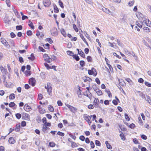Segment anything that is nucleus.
<instances>
[{
    "label": "nucleus",
    "instance_id": "nucleus-11",
    "mask_svg": "<svg viewBox=\"0 0 151 151\" xmlns=\"http://www.w3.org/2000/svg\"><path fill=\"white\" fill-rule=\"evenodd\" d=\"M77 50L78 51V54L81 57H82L84 58L85 57V54L84 53H83V52L81 50H79V49H77Z\"/></svg>",
    "mask_w": 151,
    "mask_h": 151
},
{
    "label": "nucleus",
    "instance_id": "nucleus-3",
    "mask_svg": "<svg viewBox=\"0 0 151 151\" xmlns=\"http://www.w3.org/2000/svg\"><path fill=\"white\" fill-rule=\"evenodd\" d=\"M29 83L30 85H31L32 86H35L36 81L35 78H30L29 80Z\"/></svg>",
    "mask_w": 151,
    "mask_h": 151
},
{
    "label": "nucleus",
    "instance_id": "nucleus-4",
    "mask_svg": "<svg viewBox=\"0 0 151 151\" xmlns=\"http://www.w3.org/2000/svg\"><path fill=\"white\" fill-rule=\"evenodd\" d=\"M142 24H145L146 25L149 27H151V22L148 19H145L142 21Z\"/></svg>",
    "mask_w": 151,
    "mask_h": 151
},
{
    "label": "nucleus",
    "instance_id": "nucleus-31",
    "mask_svg": "<svg viewBox=\"0 0 151 151\" xmlns=\"http://www.w3.org/2000/svg\"><path fill=\"white\" fill-rule=\"evenodd\" d=\"M92 81V79L88 77H87L84 80V82H86L87 81H88L89 82H91Z\"/></svg>",
    "mask_w": 151,
    "mask_h": 151
},
{
    "label": "nucleus",
    "instance_id": "nucleus-5",
    "mask_svg": "<svg viewBox=\"0 0 151 151\" xmlns=\"http://www.w3.org/2000/svg\"><path fill=\"white\" fill-rule=\"evenodd\" d=\"M102 10L104 12L112 16H114L113 13L109 9L103 7V8H102Z\"/></svg>",
    "mask_w": 151,
    "mask_h": 151
},
{
    "label": "nucleus",
    "instance_id": "nucleus-60",
    "mask_svg": "<svg viewBox=\"0 0 151 151\" xmlns=\"http://www.w3.org/2000/svg\"><path fill=\"white\" fill-rule=\"evenodd\" d=\"M80 139L82 141H84L85 140V138L83 136H81L79 137Z\"/></svg>",
    "mask_w": 151,
    "mask_h": 151
},
{
    "label": "nucleus",
    "instance_id": "nucleus-49",
    "mask_svg": "<svg viewBox=\"0 0 151 151\" xmlns=\"http://www.w3.org/2000/svg\"><path fill=\"white\" fill-rule=\"evenodd\" d=\"M133 142L135 144H138L139 143V142H138V140L134 138L133 139Z\"/></svg>",
    "mask_w": 151,
    "mask_h": 151
},
{
    "label": "nucleus",
    "instance_id": "nucleus-39",
    "mask_svg": "<svg viewBox=\"0 0 151 151\" xmlns=\"http://www.w3.org/2000/svg\"><path fill=\"white\" fill-rule=\"evenodd\" d=\"M95 144L96 145L100 146L101 145V144L99 140H96L95 141Z\"/></svg>",
    "mask_w": 151,
    "mask_h": 151
},
{
    "label": "nucleus",
    "instance_id": "nucleus-59",
    "mask_svg": "<svg viewBox=\"0 0 151 151\" xmlns=\"http://www.w3.org/2000/svg\"><path fill=\"white\" fill-rule=\"evenodd\" d=\"M88 74L89 75H93V72H92V69H91V70H88Z\"/></svg>",
    "mask_w": 151,
    "mask_h": 151
},
{
    "label": "nucleus",
    "instance_id": "nucleus-12",
    "mask_svg": "<svg viewBox=\"0 0 151 151\" xmlns=\"http://www.w3.org/2000/svg\"><path fill=\"white\" fill-rule=\"evenodd\" d=\"M0 68L1 72L2 73H4V75H6L7 74V72L6 69L4 68L2 66L0 67Z\"/></svg>",
    "mask_w": 151,
    "mask_h": 151
},
{
    "label": "nucleus",
    "instance_id": "nucleus-62",
    "mask_svg": "<svg viewBox=\"0 0 151 151\" xmlns=\"http://www.w3.org/2000/svg\"><path fill=\"white\" fill-rule=\"evenodd\" d=\"M95 81L99 85L100 84V81L98 78H96L95 79Z\"/></svg>",
    "mask_w": 151,
    "mask_h": 151
},
{
    "label": "nucleus",
    "instance_id": "nucleus-28",
    "mask_svg": "<svg viewBox=\"0 0 151 151\" xmlns=\"http://www.w3.org/2000/svg\"><path fill=\"white\" fill-rule=\"evenodd\" d=\"M48 110H49L51 112H53L54 111V108H53V107L51 105H49L48 107Z\"/></svg>",
    "mask_w": 151,
    "mask_h": 151
},
{
    "label": "nucleus",
    "instance_id": "nucleus-58",
    "mask_svg": "<svg viewBox=\"0 0 151 151\" xmlns=\"http://www.w3.org/2000/svg\"><path fill=\"white\" fill-rule=\"evenodd\" d=\"M19 62L21 63H22L24 62V60L23 58L22 57H20L19 58Z\"/></svg>",
    "mask_w": 151,
    "mask_h": 151
},
{
    "label": "nucleus",
    "instance_id": "nucleus-57",
    "mask_svg": "<svg viewBox=\"0 0 151 151\" xmlns=\"http://www.w3.org/2000/svg\"><path fill=\"white\" fill-rule=\"evenodd\" d=\"M116 41L117 42L118 45L119 46L122 47V44L121 43L120 41L119 40H117Z\"/></svg>",
    "mask_w": 151,
    "mask_h": 151
},
{
    "label": "nucleus",
    "instance_id": "nucleus-1",
    "mask_svg": "<svg viewBox=\"0 0 151 151\" xmlns=\"http://www.w3.org/2000/svg\"><path fill=\"white\" fill-rule=\"evenodd\" d=\"M67 53L68 55L73 57V58L76 61H78L80 59L79 57L76 54L74 55L72 51H67Z\"/></svg>",
    "mask_w": 151,
    "mask_h": 151
},
{
    "label": "nucleus",
    "instance_id": "nucleus-54",
    "mask_svg": "<svg viewBox=\"0 0 151 151\" xmlns=\"http://www.w3.org/2000/svg\"><path fill=\"white\" fill-rule=\"evenodd\" d=\"M32 33V32L30 30L28 31L27 32V35L29 36L31 35Z\"/></svg>",
    "mask_w": 151,
    "mask_h": 151
},
{
    "label": "nucleus",
    "instance_id": "nucleus-7",
    "mask_svg": "<svg viewBox=\"0 0 151 151\" xmlns=\"http://www.w3.org/2000/svg\"><path fill=\"white\" fill-rule=\"evenodd\" d=\"M65 105L69 109L70 111L71 112H74L77 109L76 108L68 104H65Z\"/></svg>",
    "mask_w": 151,
    "mask_h": 151
},
{
    "label": "nucleus",
    "instance_id": "nucleus-44",
    "mask_svg": "<svg viewBox=\"0 0 151 151\" xmlns=\"http://www.w3.org/2000/svg\"><path fill=\"white\" fill-rule=\"evenodd\" d=\"M47 127H46V126H44L42 128V130L43 132H45L47 130Z\"/></svg>",
    "mask_w": 151,
    "mask_h": 151
},
{
    "label": "nucleus",
    "instance_id": "nucleus-53",
    "mask_svg": "<svg viewBox=\"0 0 151 151\" xmlns=\"http://www.w3.org/2000/svg\"><path fill=\"white\" fill-rule=\"evenodd\" d=\"M90 145H91V148H94L95 145H94V143L93 142V141H91V142H90Z\"/></svg>",
    "mask_w": 151,
    "mask_h": 151
},
{
    "label": "nucleus",
    "instance_id": "nucleus-18",
    "mask_svg": "<svg viewBox=\"0 0 151 151\" xmlns=\"http://www.w3.org/2000/svg\"><path fill=\"white\" fill-rule=\"evenodd\" d=\"M20 128V125L19 124H17L16 125V127L15 128V131L16 132L19 131Z\"/></svg>",
    "mask_w": 151,
    "mask_h": 151
},
{
    "label": "nucleus",
    "instance_id": "nucleus-41",
    "mask_svg": "<svg viewBox=\"0 0 151 151\" xmlns=\"http://www.w3.org/2000/svg\"><path fill=\"white\" fill-rule=\"evenodd\" d=\"M57 134L61 136H64L65 134L64 133L61 132L60 131H58L57 133Z\"/></svg>",
    "mask_w": 151,
    "mask_h": 151
},
{
    "label": "nucleus",
    "instance_id": "nucleus-10",
    "mask_svg": "<svg viewBox=\"0 0 151 151\" xmlns=\"http://www.w3.org/2000/svg\"><path fill=\"white\" fill-rule=\"evenodd\" d=\"M47 92L49 94H50L52 92V88L50 86V83H47Z\"/></svg>",
    "mask_w": 151,
    "mask_h": 151
},
{
    "label": "nucleus",
    "instance_id": "nucleus-15",
    "mask_svg": "<svg viewBox=\"0 0 151 151\" xmlns=\"http://www.w3.org/2000/svg\"><path fill=\"white\" fill-rule=\"evenodd\" d=\"M145 99L151 105V99L149 96L147 95L146 96V98H145Z\"/></svg>",
    "mask_w": 151,
    "mask_h": 151
},
{
    "label": "nucleus",
    "instance_id": "nucleus-46",
    "mask_svg": "<svg viewBox=\"0 0 151 151\" xmlns=\"http://www.w3.org/2000/svg\"><path fill=\"white\" fill-rule=\"evenodd\" d=\"M134 2V0H133L132 1H130L128 4L129 6H132Z\"/></svg>",
    "mask_w": 151,
    "mask_h": 151
},
{
    "label": "nucleus",
    "instance_id": "nucleus-35",
    "mask_svg": "<svg viewBox=\"0 0 151 151\" xmlns=\"http://www.w3.org/2000/svg\"><path fill=\"white\" fill-rule=\"evenodd\" d=\"M29 22L30 23L29 24V26L32 29H34V27L33 25V23L32 22H30V21Z\"/></svg>",
    "mask_w": 151,
    "mask_h": 151
},
{
    "label": "nucleus",
    "instance_id": "nucleus-37",
    "mask_svg": "<svg viewBox=\"0 0 151 151\" xmlns=\"http://www.w3.org/2000/svg\"><path fill=\"white\" fill-rule=\"evenodd\" d=\"M136 25L140 28H142V24H140L138 22H136Z\"/></svg>",
    "mask_w": 151,
    "mask_h": 151
},
{
    "label": "nucleus",
    "instance_id": "nucleus-33",
    "mask_svg": "<svg viewBox=\"0 0 151 151\" xmlns=\"http://www.w3.org/2000/svg\"><path fill=\"white\" fill-rule=\"evenodd\" d=\"M73 28L75 31L76 32H77L78 31V29L76 25L75 24H73Z\"/></svg>",
    "mask_w": 151,
    "mask_h": 151
},
{
    "label": "nucleus",
    "instance_id": "nucleus-26",
    "mask_svg": "<svg viewBox=\"0 0 151 151\" xmlns=\"http://www.w3.org/2000/svg\"><path fill=\"white\" fill-rule=\"evenodd\" d=\"M14 12L16 16H17V17L19 18L20 17V15L16 9H14Z\"/></svg>",
    "mask_w": 151,
    "mask_h": 151
},
{
    "label": "nucleus",
    "instance_id": "nucleus-24",
    "mask_svg": "<svg viewBox=\"0 0 151 151\" xmlns=\"http://www.w3.org/2000/svg\"><path fill=\"white\" fill-rule=\"evenodd\" d=\"M143 29L144 31H145V32L148 33L150 32V30L149 28L147 27H145L143 28Z\"/></svg>",
    "mask_w": 151,
    "mask_h": 151
},
{
    "label": "nucleus",
    "instance_id": "nucleus-32",
    "mask_svg": "<svg viewBox=\"0 0 151 151\" xmlns=\"http://www.w3.org/2000/svg\"><path fill=\"white\" fill-rule=\"evenodd\" d=\"M87 60L88 62H91L92 61V58L91 56H88L87 57Z\"/></svg>",
    "mask_w": 151,
    "mask_h": 151
},
{
    "label": "nucleus",
    "instance_id": "nucleus-64",
    "mask_svg": "<svg viewBox=\"0 0 151 151\" xmlns=\"http://www.w3.org/2000/svg\"><path fill=\"white\" fill-rule=\"evenodd\" d=\"M69 136L71 137L72 138L74 139V140L76 139V137L75 136L73 135L72 134H69Z\"/></svg>",
    "mask_w": 151,
    "mask_h": 151
},
{
    "label": "nucleus",
    "instance_id": "nucleus-29",
    "mask_svg": "<svg viewBox=\"0 0 151 151\" xmlns=\"http://www.w3.org/2000/svg\"><path fill=\"white\" fill-rule=\"evenodd\" d=\"M80 36L82 38V40L83 41L86 43L87 45H88V44L87 43V42H86V40H85V39L84 37L83 36V35L82 34H80Z\"/></svg>",
    "mask_w": 151,
    "mask_h": 151
},
{
    "label": "nucleus",
    "instance_id": "nucleus-17",
    "mask_svg": "<svg viewBox=\"0 0 151 151\" xmlns=\"http://www.w3.org/2000/svg\"><path fill=\"white\" fill-rule=\"evenodd\" d=\"M61 32L65 37L67 36V34L65 30L63 29H61L60 30Z\"/></svg>",
    "mask_w": 151,
    "mask_h": 151
},
{
    "label": "nucleus",
    "instance_id": "nucleus-34",
    "mask_svg": "<svg viewBox=\"0 0 151 151\" xmlns=\"http://www.w3.org/2000/svg\"><path fill=\"white\" fill-rule=\"evenodd\" d=\"M58 3L60 6L62 8H63V4L61 0H59L58 1Z\"/></svg>",
    "mask_w": 151,
    "mask_h": 151
},
{
    "label": "nucleus",
    "instance_id": "nucleus-56",
    "mask_svg": "<svg viewBox=\"0 0 151 151\" xmlns=\"http://www.w3.org/2000/svg\"><path fill=\"white\" fill-rule=\"evenodd\" d=\"M43 98V96L42 94H40L38 95V98L40 100H41Z\"/></svg>",
    "mask_w": 151,
    "mask_h": 151
},
{
    "label": "nucleus",
    "instance_id": "nucleus-63",
    "mask_svg": "<svg viewBox=\"0 0 151 151\" xmlns=\"http://www.w3.org/2000/svg\"><path fill=\"white\" fill-rule=\"evenodd\" d=\"M44 64V65H45V66L47 68V69H48L51 68L49 66L48 64H47V63H45Z\"/></svg>",
    "mask_w": 151,
    "mask_h": 151
},
{
    "label": "nucleus",
    "instance_id": "nucleus-9",
    "mask_svg": "<svg viewBox=\"0 0 151 151\" xmlns=\"http://www.w3.org/2000/svg\"><path fill=\"white\" fill-rule=\"evenodd\" d=\"M24 109L26 111L28 112L29 111L32 110V108L31 107L29 106L27 104H26L24 106Z\"/></svg>",
    "mask_w": 151,
    "mask_h": 151
},
{
    "label": "nucleus",
    "instance_id": "nucleus-2",
    "mask_svg": "<svg viewBox=\"0 0 151 151\" xmlns=\"http://www.w3.org/2000/svg\"><path fill=\"white\" fill-rule=\"evenodd\" d=\"M83 118L88 123L89 125L91 123V122L90 121V120L91 119V116L87 114H84V115Z\"/></svg>",
    "mask_w": 151,
    "mask_h": 151
},
{
    "label": "nucleus",
    "instance_id": "nucleus-50",
    "mask_svg": "<svg viewBox=\"0 0 151 151\" xmlns=\"http://www.w3.org/2000/svg\"><path fill=\"white\" fill-rule=\"evenodd\" d=\"M16 29L17 30H20L22 29V26L21 25L17 26L16 27Z\"/></svg>",
    "mask_w": 151,
    "mask_h": 151
},
{
    "label": "nucleus",
    "instance_id": "nucleus-40",
    "mask_svg": "<svg viewBox=\"0 0 151 151\" xmlns=\"http://www.w3.org/2000/svg\"><path fill=\"white\" fill-rule=\"evenodd\" d=\"M16 105L14 102H11L9 104V106L11 107H12Z\"/></svg>",
    "mask_w": 151,
    "mask_h": 151
},
{
    "label": "nucleus",
    "instance_id": "nucleus-22",
    "mask_svg": "<svg viewBox=\"0 0 151 151\" xmlns=\"http://www.w3.org/2000/svg\"><path fill=\"white\" fill-rule=\"evenodd\" d=\"M96 92L99 96H101L102 94V91L99 89H97Z\"/></svg>",
    "mask_w": 151,
    "mask_h": 151
},
{
    "label": "nucleus",
    "instance_id": "nucleus-20",
    "mask_svg": "<svg viewBox=\"0 0 151 151\" xmlns=\"http://www.w3.org/2000/svg\"><path fill=\"white\" fill-rule=\"evenodd\" d=\"M105 143L107 147L109 149H111L112 148V147L111 145L108 142V141H106L105 142Z\"/></svg>",
    "mask_w": 151,
    "mask_h": 151
},
{
    "label": "nucleus",
    "instance_id": "nucleus-23",
    "mask_svg": "<svg viewBox=\"0 0 151 151\" xmlns=\"http://www.w3.org/2000/svg\"><path fill=\"white\" fill-rule=\"evenodd\" d=\"M15 95L13 93L11 94L9 96V99H15Z\"/></svg>",
    "mask_w": 151,
    "mask_h": 151
},
{
    "label": "nucleus",
    "instance_id": "nucleus-45",
    "mask_svg": "<svg viewBox=\"0 0 151 151\" xmlns=\"http://www.w3.org/2000/svg\"><path fill=\"white\" fill-rule=\"evenodd\" d=\"M43 57L45 59V60L46 61L47 59H48V58H49L50 57L48 56L47 54H45L43 55Z\"/></svg>",
    "mask_w": 151,
    "mask_h": 151
},
{
    "label": "nucleus",
    "instance_id": "nucleus-19",
    "mask_svg": "<svg viewBox=\"0 0 151 151\" xmlns=\"http://www.w3.org/2000/svg\"><path fill=\"white\" fill-rule=\"evenodd\" d=\"M24 115L23 117L25 119L28 120L29 119V116L28 114L25 113L24 114Z\"/></svg>",
    "mask_w": 151,
    "mask_h": 151
},
{
    "label": "nucleus",
    "instance_id": "nucleus-38",
    "mask_svg": "<svg viewBox=\"0 0 151 151\" xmlns=\"http://www.w3.org/2000/svg\"><path fill=\"white\" fill-rule=\"evenodd\" d=\"M15 116L16 118L18 119H20L21 117V114L19 113H17L16 114Z\"/></svg>",
    "mask_w": 151,
    "mask_h": 151
},
{
    "label": "nucleus",
    "instance_id": "nucleus-47",
    "mask_svg": "<svg viewBox=\"0 0 151 151\" xmlns=\"http://www.w3.org/2000/svg\"><path fill=\"white\" fill-rule=\"evenodd\" d=\"M145 84L149 87H151V84L147 81H145Z\"/></svg>",
    "mask_w": 151,
    "mask_h": 151
},
{
    "label": "nucleus",
    "instance_id": "nucleus-52",
    "mask_svg": "<svg viewBox=\"0 0 151 151\" xmlns=\"http://www.w3.org/2000/svg\"><path fill=\"white\" fill-rule=\"evenodd\" d=\"M125 117V119L127 121H129L130 120V118L129 117L128 114H124Z\"/></svg>",
    "mask_w": 151,
    "mask_h": 151
},
{
    "label": "nucleus",
    "instance_id": "nucleus-13",
    "mask_svg": "<svg viewBox=\"0 0 151 151\" xmlns=\"http://www.w3.org/2000/svg\"><path fill=\"white\" fill-rule=\"evenodd\" d=\"M9 142L11 144H14L15 143V141L13 137H10L9 139Z\"/></svg>",
    "mask_w": 151,
    "mask_h": 151
},
{
    "label": "nucleus",
    "instance_id": "nucleus-16",
    "mask_svg": "<svg viewBox=\"0 0 151 151\" xmlns=\"http://www.w3.org/2000/svg\"><path fill=\"white\" fill-rule=\"evenodd\" d=\"M54 7V12L56 13H57L59 12V10L57 6L55 4H53Z\"/></svg>",
    "mask_w": 151,
    "mask_h": 151
},
{
    "label": "nucleus",
    "instance_id": "nucleus-14",
    "mask_svg": "<svg viewBox=\"0 0 151 151\" xmlns=\"http://www.w3.org/2000/svg\"><path fill=\"white\" fill-rule=\"evenodd\" d=\"M1 42L5 46H8V43L5 39H1Z\"/></svg>",
    "mask_w": 151,
    "mask_h": 151
},
{
    "label": "nucleus",
    "instance_id": "nucleus-43",
    "mask_svg": "<svg viewBox=\"0 0 151 151\" xmlns=\"http://www.w3.org/2000/svg\"><path fill=\"white\" fill-rule=\"evenodd\" d=\"M46 41L50 43H52V40L50 38H47L45 39Z\"/></svg>",
    "mask_w": 151,
    "mask_h": 151
},
{
    "label": "nucleus",
    "instance_id": "nucleus-51",
    "mask_svg": "<svg viewBox=\"0 0 151 151\" xmlns=\"http://www.w3.org/2000/svg\"><path fill=\"white\" fill-rule=\"evenodd\" d=\"M49 145L51 147H53L55 146V144L54 142H52L50 143Z\"/></svg>",
    "mask_w": 151,
    "mask_h": 151
},
{
    "label": "nucleus",
    "instance_id": "nucleus-36",
    "mask_svg": "<svg viewBox=\"0 0 151 151\" xmlns=\"http://www.w3.org/2000/svg\"><path fill=\"white\" fill-rule=\"evenodd\" d=\"M120 136L121 137V139L123 140H124L125 139V138L124 137V135L122 133L120 134Z\"/></svg>",
    "mask_w": 151,
    "mask_h": 151
},
{
    "label": "nucleus",
    "instance_id": "nucleus-6",
    "mask_svg": "<svg viewBox=\"0 0 151 151\" xmlns=\"http://www.w3.org/2000/svg\"><path fill=\"white\" fill-rule=\"evenodd\" d=\"M43 2L44 6L45 7L49 6L51 3L50 0H44Z\"/></svg>",
    "mask_w": 151,
    "mask_h": 151
},
{
    "label": "nucleus",
    "instance_id": "nucleus-61",
    "mask_svg": "<svg viewBox=\"0 0 151 151\" xmlns=\"http://www.w3.org/2000/svg\"><path fill=\"white\" fill-rule=\"evenodd\" d=\"M135 127V125L133 123L131 124L129 126V127L131 129H133Z\"/></svg>",
    "mask_w": 151,
    "mask_h": 151
},
{
    "label": "nucleus",
    "instance_id": "nucleus-48",
    "mask_svg": "<svg viewBox=\"0 0 151 151\" xmlns=\"http://www.w3.org/2000/svg\"><path fill=\"white\" fill-rule=\"evenodd\" d=\"M121 22L122 23V22H125V20H126V17L124 15L123 17L122 18V19H121Z\"/></svg>",
    "mask_w": 151,
    "mask_h": 151
},
{
    "label": "nucleus",
    "instance_id": "nucleus-42",
    "mask_svg": "<svg viewBox=\"0 0 151 151\" xmlns=\"http://www.w3.org/2000/svg\"><path fill=\"white\" fill-rule=\"evenodd\" d=\"M80 64L81 67H83L85 65V62L83 60H81L80 61Z\"/></svg>",
    "mask_w": 151,
    "mask_h": 151
},
{
    "label": "nucleus",
    "instance_id": "nucleus-8",
    "mask_svg": "<svg viewBox=\"0 0 151 151\" xmlns=\"http://www.w3.org/2000/svg\"><path fill=\"white\" fill-rule=\"evenodd\" d=\"M84 95L89 98L90 99V100H91L92 95L91 93L89 91H86L84 93Z\"/></svg>",
    "mask_w": 151,
    "mask_h": 151
},
{
    "label": "nucleus",
    "instance_id": "nucleus-27",
    "mask_svg": "<svg viewBox=\"0 0 151 151\" xmlns=\"http://www.w3.org/2000/svg\"><path fill=\"white\" fill-rule=\"evenodd\" d=\"M138 92L140 93L139 95L141 96L142 98L145 99V96L142 92H141L140 91H138Z\"/></svg>",
    "mask_w": 151,
    "mask_h": 151
},
{
    "label": "nucleus",
    "instance_id": "nucleus-55",
    "mask_svg": "<svg viewBox=\"0 0 151 151\" xmlns=\"http://www.w3.org/2000/svg\"><path fill=\"white\" fill-rule=\"evenodd\" d=\"M141 137V138L143 139L146 140L147 139V137L144 134L142 135Z\"/></svg>",
    "mask_w": 151,
    "mask_h": 151
},
{
    "label": "nucleus",
    "instance_id": "nucleus-25",
    "mask_svg": "<svg viewBox=\"0 0 151 151\" xmlns=\"http://www.w3.org/2000/svg\"><path fill=\"white\" fill-rule=\"evenodd\" d=\"M99 100L98 98H95V99L94 100L93 103L94 104V105H96L97 104L98 102H99Z\"/></svg>",
    "mask_w": 151,
    "mask_h": 151
},
{
    "label": "nucleus",
    "instance_id": "nucleus-30",
    "mask_svg": "<svg viewBox=\"0 0 151 151\" xmlns=\"http://www.w3.org/2000/svg\"><path fill=\"white\" fill-rule=\"evenodd\" d=\"M24 73L27 76H28L31 75V72L30 71H29V70H26L24 72Z\"/></svg>",
    "mask_w": 151,
    "mask_h": 151
},
{
    "label": "nucleus",
    "instance_id": "nucleus-21",
    "mask_svg": "<svg viewBox=\"0 0 151 151\" xmlns=\"http://www.w3.org/2000/svg\"><path fill=\"white\" fill-rule=\"evenodd\" d=\"M91 69L92 70V72L93 73V76H96L97 75V72L96 70V69L94 68H92Z\"/></svg>",
    "mask_w": 151,
    "mask_h": 151
}]
</instances>
